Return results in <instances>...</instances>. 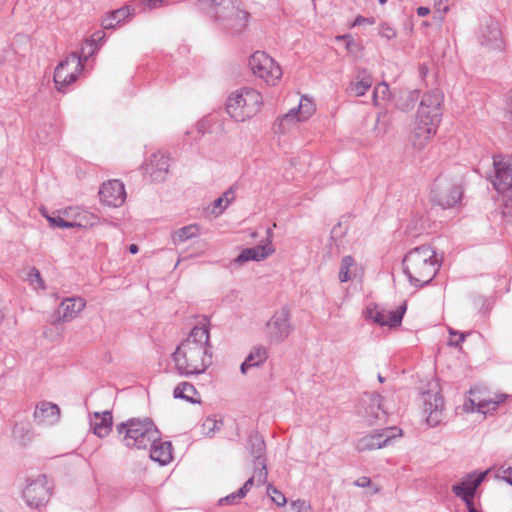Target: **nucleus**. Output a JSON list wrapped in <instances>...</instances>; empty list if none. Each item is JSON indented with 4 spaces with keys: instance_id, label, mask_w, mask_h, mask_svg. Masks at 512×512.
<instances>
[{
    "instance_id": "nucleus-50",
    "label": "nucleus",
    "mask_w": 512,
    "mask_h": 512,
    "mask_svg": "<svg viewBox=\"0 0 512 512\" xmlns=\"http://www.w3.org/2000/svg\"><path fill=\"white\" fill-rule=\"evenodd\" d=\"M116 21L111 18V15L108 14L105 19L102 21V26L104 29H113L116 27Z\"/></svg>"
},
{
    "instance_id": "nucleus-36",
    "label": "nucleus",
    "mask_w": 512,
    "mask_h": 512,
    "mask_svg": "<svg viewBox=\"0 0 512 512\" xmlns=\"http://www.w3.org/2000/svg\"><path fill=\"white\" fill-rule=\"evenodd\" d=\"M355 268V260L352 256H344L340 263L339 280L342 283L348 282L352 279V269Z\"/></svg>"
},
{
    "instance_id": "nucleus-20",
    "label": "nucleus",
    "mask_w": 512,
    "mask_h": 512,
    "mask_svg": "<svg viewBox=\"0 0 512 512\" xmlns=\"http://www.w3.org/2000/svg\"><path fill=\"white\" fill-rule=\"evenodd\" d=\"M100 200L107 206L119 207L126 198L125 188L119 180H110L103 183L99 190Z\"/></svg>"
},
{
    "instance_id": "nucleus-22",
    "label": "nucleus",
    "mask_w": 512,
    "mask_h": 512,
    "mask_svg": "<svg viewBox=\"0 0 512 512\" xmlns=\"http://www.w3.org/2000/svg\"><path fill=\"white\" fill-rule=\"evenodd\" d=\"M60 418V408L51 402H42L34 411V420L39 425H53Z\"/></svg>"
},
{
    "instance_id": "nucleus-28",
    "label": "nucleus",
    "mask_w": 512,
    "mask_h": 512,
    "mask_svg": "<svg viewBox=\"0 0 512 512\" xmlns=\"http://www.w3.org/2000/svg\"><path fill=\"white\" fill-rule=\"evenodd\" d=\"M268 357L267 349L263 346L255 347L241 364L240 369L243 374L251 367L261 365Z\"/></svg>"
},
{
    "instance_id": "nucleus-60",
    "label": "nucleus",
    "mask_w": 512,
    "mask_h": 512,
    "mask_svg": "<svg viewBox=\"0 0 512 512\" xmlns=\"http://www.w3.org/2000/svg\"><path fill=\"white\" fill-rule=\"evenodd\" d=\"M128 249L131 254H136L139 251V248L136 244H131Z\"/></svg>"
},
{
    "instance_id": "nucleus-4",
    "label": "nucleus",
    "mask_w": 512,
    "mask_h": 512,
    "mask_svg": "<svg viewBox=\"0 0 512 512\" xmlns=\"http://www.w3.org/2000/svg\"><path fill=\"white\" fill-rule=\"evenodd\" d=\"M121 441L128 448L147 449L160 440V432L150 418H131L116 426Z\"/></svg>"
},
{
    "instance_id": "nucleus-16",
    "label": "nucleus",
    "mask_w": 512,
    "mask_h": 512,
    "mask_svg": "<svg viewBox=\"0 0 512 512\" xmlns=\"http://www.w3.org/2000/svg\"><path fill=\"white\" fill-rule=\"evenodd\" d=\"M395 431H398L399 436L401 435V430L396 427H387L365 435L357 440L356 449L359 452H364L387 446L396 437Z\"/></svg>"
},
{
    "instance_id": "nucleus-33",
    "label": "nucleus",
    "mask_w": 512,
    "mask_h": 512,
    "mask_svg": "<svg viewBox=\"0 0 512 512\" xmlns=\"http://www.w3.org/2000/svg\"><path fill=\"white\" fill-rule=\"evenodd\" d=\"M199 235V226L191 224L176 230L172 235V241L175 245L183 243Z\"/></svg>"
},
{
    "instance_id": "nucleus-38",
    "label": "nucleus",
    "mask_w": 512,
    "mask_h": 512,
    "mask_svg": "<svg viewBox=\"0 0 512 512\" xmlns=\"http://www.w3.org/2000/svg\"><path fill=\"white\" fill-rule=\"evenodd\" d=\"M268 471L266 461H258L255 463L253 478L258 485H262L267 481Z\"/></svg>"
},
{
    "instance_id": "nucleus-42",
    "label": "nucleus",
    "mask_w": 512,
    "mask_h": 512,
    "mask_svg": "<svg viewBox=\"0 0 512 512\" xmlns=\"http://www.w3.org/2000/svg\"><path fill=\"white\" fill-rule=\"evenodd\" d=\"M27 277L31 285L37 284L39 288H45L44 280L42 279L40 271L37 268H30Z\"/></svg>"
},
{
    "instance_id": "nucleus-18",
    "label": "nucleus",
    "mask_w": 512,
    "mask_h": 512,
    "mask_svg": "<svg viewBox=\"0 0 512 512\" xmlns=\"http://www.w3.org/2000/svg\"><path fill=\"white\" fill-rule=\"evenodd\" d=\"M86 306V301L81 297H71L64 299L55 315L52 316L50 323L56 325L60 322H68L74 319Z\"/></svg>"
},
{
    "instance_id": "nucleus-29",
    "label": "nucleus",
    "mask_w": 512,
    "mask_h": 512,
    "mask_svg": "<svg viewBox=\"0 0 512 512\" xmlns=\"http://www.w3.org/2000/svg\"><path fill=\"white\" fill-rule=\"evenodd\" d=\"M420 96L419 90H402L399 92L395 104L401 111H409L415 107Z\"/></svg>"
},
{
    "instance_id": "nucleus-2",
    "label": "nucleus",
    "mask_w": 512,
    "mask_h": 512,
    "mask_svg": "<svg viewBox=\"0 0 512 512\" xmlns=\"http://www.w3.org/2000/svg\"><path fill=\"white\" fill-rule=\"evenodd\" d=\"M444 95L438 88L425 93L417 111L411 141L415 148L422 149L435 134L443 113Z\"/></svg>"
},
{
    "instance_id": "nucleus-44",
    "label": "nucleus",
    "mask_w": 512,
    "mask_h": 512,
    "mask_svg": "<svg viewBox=\"0 0 512 512\" xmlns=\"http://www.w3.org/2000/svg\"><path fill=\"white\" fill-rule=\"evenodd\" d=\"M310 510L311 506L305 500L298 499L290 505V512H309Z\"/></svg>"
},
{
    "instance_id": "nucleus-23",
    "label": "nucleus",
    "mask_w": 512,
    "mask_h": 512,
    "mask_svg": "<svg viewBox=\"0 0 512 512\" xmlns=\"http://www.w3.org/2000/svg\"><path fill=\"white\" fill-rule=\"evenodd\" d=\"M90 425L93 433L99 438L109 435L112 430L113 417L110 411L94 412L91 417Z\"/></svg>"
},
{
    "instance_id": "nucleus-30",
    "label": "nucleus",
    "mask_w": 512,
    "mask_h": 512,
    "mask_svg": "<svg viewBox=\"0 0 512 512\" xmlns=\"http://www.w3.org/2000/svg\"><path fill=\"white\" fill-rule=\"evenodd\" d=\"M248 445L250 454L254 457V463L258 461H266L265 451L266 444L264 439L258 434L254 433L249 436Z\"/></svg>"
},
{
    "instance_id": "nucleus-21",
    "label": "nucleus",
    "mask_w": 512,
    "mask_h": 512,
    "mask_svg": "<svg viewBox=\"0 0 512 512\" xmlns=\"http://www.w3.org/2000/svg\"><path fill=\"white\" fill-rule=\"evenodd\" d=\"M424 412L428 414L427 423L436 426L442 421L444 399L439 392L427 391L423 394Z\"/></svg>"
},
{
    "instance_id": "nucleus-8",
    "label": "nucleus",
    "mask_w": 512,
    "mask_h": 512,
    "mask_svg": "<svg viewBox=\"0 0 512 512\" xmlns=\"http://www.w3.org/2000/svg\"><path fill=\"white\" fill-rule=\"evenodd\" d=\"M249 67L255 76L270 85H274L282 76L281 67L263 51H256L250 56Z\"/></svg>"
},
{
    "instance_id": "nucleus-6",
    "label": "nucleus",
    "mask_w": 512,
    "mask_h": 512,
    "mask_svg": "<svg viewBox=\"0 0 512 512\" xmlns=\"http://www.w3.org/2000/svg\"><path fill=\"white\" fill-rule=\"evenodd\" d=\"M494 177L492 185L502 197L505 208L512 209V156L495 155L493 157Z\"/></svg>"
},
{
    "instance_id": "nucleus-46",
    "label": "nucleus",
    "mask_w": 512,
    "mask_h": 512,
    "mask_svg": "<svg viewBox=\"0 0 512 512\" xmlns=\"http://www.w3.org/2000/svg\"><path fill=\"white\" fill-rule=\"evenodd\" d=\"M243 498H244V496H240V495L238 496V491H237V492L231 493L230 495H228L224 498H221L219 500V505L235 504Z\"/></svg>"
},
{
    "instance_id": "nucleus-59",
    "label": "nucleus",
    "mask_w": 512,
    "mask_h": 512,
    "mask_svg": "<svg viewBox=\"0 0 512 512\" xmlns=\"http://www.w3.org/2000/svg\"><path fill=\"white\" fill-rule=\"evenodd\" d=\"M162 0H147V5L150 8H157L161 5Z\"/></svg>"
},
{
    "instance_id": "nucleus-35",
    "label": "nucleus",
    "mask_w": 512,
    "mask_h": 512,
    "mask_svg": "<svg viewBox=\"0 0 512 512\" xmlns=\"http://www.w3.org/2000/svg\"><path fill=\"white\" fill-rule=\"evenodd\" d=\"M235 199V190L234 187L231 186L227 191L223 193L222 196L217 198L213 203L212 212L216 215L221 214L225 208Z\"/></svg>"
},
{
    "instance_id": "nucleus-43",
    "label": "nucleus",
    "mask_w": 512,
    "mask_h": 512,
    "mask_svg": "<svg viewBox=\"0 0 512 512\" xmlns=\"http://www.w3.org/2000/svg\"><path fill=\"white\" fill-rule=\"evenodd\" d=\"M201 3L209 4L215 8V18L217 19V12L222 11L224 6H232L233 0H199Z\"/></svg>"
},
{
    "instance_id": "nucleus-47",
    "label": "nucleus",
    "mask_w": 512,
    "mask_h": 512,
    "mask_svg": "<svg viewBox=\"0 0 512 512\" xmlns=\"http://www.w3.org/2000/svg\"><path fill=\"white\" fill-rule=\"evenodd\" d=\"M449 332H450V335H452V336L458 335L457 340H453V339L450 340V345L454 346V347H460L461 343L465 340L466 336L468 335L466 333H458L456 331H453L452 329H450Z\"/></svg>"
},
{
    "instance_id": "nucleus-3",
    "label": "nucleus",
    "mask_w": 512,
    "mask_h": 512,
    "mask_svg": "<svg viewBox=\"0 0 512 512\" xmlns=\"http://www.w3.org/2000/svg\"><path fill=\"white\" fill-rule=\"evenodd\" d=\"M402 265L410 284L416 288L428 285L440 267L436 252L429 245H421L410 250L403 258Z\"/></svg>"
},
{
    "instance_id": "nucleus-26",
    "label": "nucleus",
    "mask_w": 512,
    "mask_h": 512,
    "mask_svg": "<svg viewBox=\"0 0 512 512\" xmlns=\"http://www.w3.org/2000/svg\"><path fill=\"white\" fill-rule=\"evenodd\" d=\"M150 448V458L160 463L161 465H166L172 460V444L169 441L161 442V439L155 444L149 446Z\"/></svg>"
},
{
    "instance_id": "nucleus-10",
    "label": "nucleus",
    "mask_w": 512,
    "mask_h": 512,
    "mask_svg": "<svg viewBox=\"0 0 512 512\" xmlns=\"http://www.w3.org/2000/svg\"><path fill=\"white\" fill-rule=\"evenodd\" d=\"M83 63L82 57L77 52H72L57 65L53 80L59 91L63 92L69 84L76 81L77 73L83 69Z\"/></svg>"
},
{
    "instance_id": "nucleus-24",
    "label": "nucleus",
    "mask_w": 512,
    "mask_h": 512,
    "mask_svg": "<svg viewBox=\"0 0 512 512\" xmlns=\"http://www.w3.org/2000/svg\"><path fill=\"white\" fill-rule=\"evenodd\" d=\"M274 252V248L269 244H259L254 247L245 248L241 251V253L237 256L236 262L239 264H243L247 261H262L266 259L269 255Z\"/></svg>"
},
{
    "instance_id": "nucleus-25",
    "label": "nucleus",
    "mask_w": 512,
    "mask_h": 512,
    "mask_svg": "<svg viewBox=\"0 0 512 512\" xmlns=\"http://www.w3.org/2000/svg\"><path fill=\"white\" fill-rule=\"evenodd\" d=\"M314 110V104L309 99L304 97L300 100L297 109H291L280 119L279 125L283 126L285 123L293 120H296V122L305 121L312 115Z\"/></svg>"
},
{
    "instance_id": "nucleus-55",
    "label": "nucleus",
    "mask_w": 512,
    "mask_h": 512,
    "mask_svg": "<svg viewBox=\"0 0 512 512\" xmlns=\"http://www.w3.org/2000/svg\"><path fill=\"white\" fill-rule=\"evenodd\" d=\"M416 12L418 16L424 17L430 13V9L428 7L420 6L417 8Z\"/></svg>"
},
{
    "instance_id": "nucleus-48",
    "label": "nucleus",
    "mask_w": 512,
    "mask_h": 512,
    "mask_svg": "<svg viewBox=\"0 0 512 512\" xmlns=\"http://www.w3.org/2000/svg\"><path fill=\"white\" fill-rule=\"evenodd\" d=\"M254 478L253 477H250L245 483L244 485L238 490V496H246V494L248 493V491L251 489V487L254 485Z\"/></svg>"
},
{
    "instance_id": "nucleus-64",
    "label": "nucleus",
    "mask_w": 512,
    "mask_h": 512,
    "mask_svg": "<svg viewBox=\"0 0 512 512\" xmlns=\"http://www.w3.org/2000/svg\"><path fill=\"white\" fill-rule=\"evenodd\" d=\"M386 2H387V0H379V3H380L381 5L385 4Z\"/></svg>"
},
{
    "instance_id": "nucleus-57",
    "label": "nucleus",
    "mask_w": 512,
    "mask_h": 512,
    "mask_svg": "<svg viewBox=\"0 0 512 512\" xmlns=\"http://www.w3.org/2000/svg\"><path fill=\"white\" fill-rule=\"evenodd\" d=\"M507 108H508L509 114L512 117V90L508 93V96H507Z\"/></svg>"
},
{
    "instance_id": "nucleus-61",
    "label": "nucleus",
    "mask_w": 512,
    "mask_h": 512,
    "mask_svg": "<svg viewBox=\"0 0 512 512\" xmlns=\"http://www.w3.org/2000/svg\"><path fill=\"white\" fill-rule=\"evenodd\" d=\"M419 71L422 76H425L428 73V68L423 64L419 67Z\"/></svg>"
},
{
    "instance_id": "nucleus-1",
    "label": "nucleus",
    "mask_w": 512,
    "mask_h": 512,
    "mask_svg": "<svg viewBox=\"0 0 512 512\" xmlns=\"http://www.w3.org/2000/svg\"><path fill=\"white\" fill-rule=\"evenodd\" d=\"M212 346L207 326H195L188 337L172 354L173 361L181 375L204 373L212 364Z\"/></svg>"
},
{
    "instance_id": "nucleus-39",
    "label": "nucleus",
    "mask_w": 512,
    "mask_h": 512,
    "mask_svg": "<svg viewBox=\"0 0 512 512\" xmlns=\"http://www.w3.org/2000/svg\"><path fill=\"white\" fill-rule=\"evenodd\" d=\"M111 18L116 21V24H120L126 18L134 14V9L129 6H123L109 13Z\"/></svg>"
},
{
    "instance_id": "nucleus-37",
    "label": "nucleus",
    "mask_w": 512,
    "mask_h": 512,
    "mask_svg": "<svg viewBox=\"0 0 512 512\" xmlns=\"http://www.w3.org/2000/svg\"><path fill=\"white\" fill-rule=\"evenodd\" d=\"M42 215L47 219L51 227H58L62 229L66 228H74L80 227L81 225L75 221H66L60 215L59 212H53L51 215L47 214L45 211L42 212Z\"/></svg>"
},
{
    "instance_id": "nucleus-54",
    "label": "nucleus",
    "mask_w": 512,
    "mask_h": 512,
    "mask_svg": "<svg viewBox=\"0 0 512 512\" xmlns=\"http://www.w3.org/2000/svg\"><path fill=\"white\" fill-rule=\"evenodd\" d=\"M502 478L512 486V467L507 468L503 471Z\"/></svg>"
},
{
    "instance_id": "nucleus-62",
    "label": "nucleus",
    "mask_w": 512,
    "mask_h": 512,
    "mask_svg": "<svg viewBox=\"0 0 512 512\" xmlns=\"http://www.w3.org/2000/svg\"><path fill=\"white\" fill-rule=\"evenodd\" d=\"M379 382L383 383L385 381V378L381 376V374L378 375Z\"/></svg>"
},
{
    "instance_id": "nucleus-9",
    "label": "nucleus",
    "mask_w": 512,
    "mask_h": 512,
    "mask_svg": "<svg viewBox=\"0 0 512 512\" xmlns=\"http://www.w3.org/2000/svg\"><path fill=\"white\" fill-rule=\"evenodd\" d=\"M487 473L488 471L468 473L460 483L452 486V492L456 497L464 501L468 512H479L475 507L474 498L478 487L485 480Z\"/></svg>"
},
{
    "instance_id": "nucleus-58",
    "label": "nucleus",
    "mask_w": 512,
    "mask_h": 512,
    "mask_svg": "<svg viewBox=\"0 0 512 512\" xmlns=\"http://www.w3.org/2000/svg\"><path fill=\"white\" fill-rule=\"evenodd\" d=\"M273 231L271 228H267L266 230V243L272 245Z\"/></svg>"
},
{
    "instance_id": "nucleus-49",
    "label": "nucleus",
    "mask_w": 512,
    "mask_h": 512,
    "mask_svg": "<svg viewBox=\"0 0 512 512\" xmlns=\"http://www.w3.org/2000/svg\"><path fill=\"white\" fill-rule=\"evenodd\" d=\"M375 23V19L373 17L371 18H367V17H364V16H357L353 25L354 26H360V25H363V24H369V25H372Z\"/></svg>"
},
{
    "instance_id": "nucleus-63",
    "label": "nucleus",
    "mask_w": 512,
    "mask_h": 512,
    "mask_svg": "<svg viewBox=\"0 0 512 512\" xmlns=\"http://www.w3.org/2000/svg\"><path fill=\"white\" fill-rule=\"evenodd\" d=\"M352 45H353V42H352V41H348V42H347V49H349V50H350V49H351V47H352Z\"/></svg>"
},
{
    "instance_id": "nucleus-17",
    "label": "nucleus",
    "mask_w": 512,
    "mask_h": 512,
    "mask_svg": "<svg viewBox=\"0 0 512 512\" xmlns=\"http://www.w3.org/2000/svg\"><path fill=\"white\" fill-rule=\"evenodd\" d=\"M479 41L488 50L502 51L504 49V40L499 23L488 19L481 27Z\"/></svg>"
},
{
    "instance_id": "nucleus-32",
    "label": "nucleus",
    "mask_w": 512,
    "mask_h": 512,
    "mask_svg": "<svg viewBox=\"0 0 512 512\" xmlns=\"http://www.w3.org/2000/svg\"><path fill=\"white\" fill-rule=\"evenodd\" d=\"M104 37L105 33L103 31H96L91 35L89 39L85 40L81 49V53H78L84 62H86L88 58L95 53L97 50V43L101 42Z\"/></svg>"
},
{
    "instance_id": "nucleus-53",
    "label": "nucleus",
    "mask_w": 512,
    "mask_h": 512,
    "mask_svg": "<svg viewBox=\"0 0 512 512\" xmlns=\"http://www.w3.org/2000/svg\"><path fill=\"white\" fill-rule=\"evenodd\" d=\"M374 130L377 131V135H384L386 133V126L380 124V117L377 118Z\"/></svg>"
},
{
    "instance_id": "nucleus-13",
    "label": "nucleus",
    "mask_w": 512,
    "mask_h": 512,
    "mask_svg": "<svg viewBox=\"0 0 512 512\" xmlns=\"http://www.w3.org/2000/svg\"><path fill=\"white\" fill-rule=\"evenodd\" d=\"M50 495L51 487L44 474L38 475L35 479H27V485L22 493L26 504L31 508H40L46 505Z\"/></svg>"
},
{
    "instance_id": "nucleus-11",
    "label": "nucleus",
    "mask_w": 512,
    "mask_h": 512,
    "mask_svg": "<svg viewBox=\"0 0 512 512\" xmlns=\"http://www.w3.org/2000/svg\"><path fill=\"white\" fill-rule=\"evenodd\" d=\"M383 397L376 392H365L358 404L357 413L369 424L387 418V411L383 405Z\"/></svg>"
},
{
    "instance_id": "nucleus-12",
    "label": "nucleus",
    "mask_w": 512,
    "mask_h": 512,
    "mask_svg": "<svg viewBox=\"0 0 512 512\" xmlns=\"http://www.w3.org/2000/svg\"><path fill=\"white\" fill-rule=\"evenodd\" d=\"M267 336L271 343H281L293 331L291 323V311L288 306H283L276 311L271 319L267 322Z\"/></svg>"
},
{
    "instance_id": "nucleus-41",
    "label": "nucleus",
    "mask_w": 512,
    "mask_h": 512,
    "mask_svg": "<svg viewBox=\"0 0 512 512\" xmlns=\"http://www.w3.org/2000/svg\"><path fill=\"white\" fill-rule=\"evenodd\" d=\"M267 494L277 506H283L287 502L285 495L271 484L267 486Z\"/></svg>"
},
{
    "instance_id": "nucleus-52",
    "label": "nucleus",
    "mask_w": 512,
    "mask_h": 512,
    "mask_svg": "<svg viewBox=\"0 0 512 512\" xmlns=\"http://www.w3.org/2000/svg\"><path fill=\"white\" fill-rule=\"evenodd\" d=\"M370 484H371V480H370V478L365 477V476L358 478V479L354 482V485H355V486L362 487V488L367 487V486H369Z\"/></svg>"
},
{
    "instance_id": "nucleus-45",
    "label": "nucleus",
    "mask_w": 512,
    "mask_h": 512,
    "mask_svg": "<svg viewBox=\"0 0 512 512\" xmlns=\"http://www.w3.org/2000/svg\"><path fill=\"white\" fill-rule=\"evenodd\" d=\"M379 34L388 40L395 38L397 35L396 31L392 27H390L387 23L381 24Z\"/></svg>"
},
{
    "instance_id": "nucleus-31",
    "label": "nucleus",
    "mask_w": 512,
    "mask_h": 512,
    "mask_svg": "<svg viewBox=\"0 0 512 512\" xmlns=\"http://www.w3.org/2000/svg\"><path fill=\"white\" fill-rule=\"evenodd\" d=\"M506 397L507 395L501 394L487 399L471 398L469 401L479 412L486 413L489 410H495L500 403L505 401Z\"/></svg>"
},
{
    "instance_id": "nucleus-15",
    "label": "nucleus",
    "mask_w": 512,
    "mask_h": 512,
    "mask_svg": "<svg viewBox=\"0 0 512 512\" xmlns=\"http://www.w3.org/2000/svg\"><path fill=\"white\" fill-rule=\"evenodd\" d=\"M250 14L247 11L235 6H224L222 11L217 12V21L222 27L232 34L241 33L248 23Z\"/></svg>"
},
{
    "instance_id": "nucleus-5",
    "label": "nucleus",
    "mask_w": 512,
    "mask_h": 512,
    "mask_svg": "<svg viewBox=\"0 0 512 512\" xmlns=\"http://www.w3.org/2000/svg\"><path fill=\"white\" fill-rule=\"evenodd\" d=\"M262 104L261 94L253 88H242L228 97L226 111L237 122L253 117Z\"/></svg>"
},
{
    "instance_id": "nucleus-51",
    "label": "nucleus",
    "mask_w": 512,
    "mask_h": 512,
    "mask_svg": "<svg viewBox=\"0 0 512 512\" xmlns=\"http://www.w3.org/2000/svg\"><path fill=\"white\" fill-rule=\"evenodd\" d=\"M389 91L386 83L379 84L374 90V97H377L378 93H382V98H385L386 93Z\"/></svg>"
},
{
    "instance_id": "nucleus-27",
    "label": "nucleus",
    "mask_w": 512,
    "mask_h": 512,
    "mask_svg": "<svg viewBox=\"0 0 512 512\" xmlns=\"http://www.w3.org/2000/svg\"><path fill=\"white\" fill-rule=\"evenodd\" d=\"M371 86L372 78L367 70L363 68L358 69L355 79L350 83V90L354 92L356 96H363Z\"/></svg>"
},
{
    "instance_id": "nucleus-40",
    "label": "nucleus",
    "mask_w": 512,
    "mask_h": 512,
    "mask_svg": "<svg viewBox=\"0 0 512 512\" xmlns=\"http://www.w3.org/2000/svg\"><path fill=\"white\" fill-rule=\"evenodd\" d=\"M222 424V420L207 418L202 424L203 431L207 436L212 437Z\"/></svg>"
},
{
    "instance_id": "nucleus-19",
    "label": "nucleus",
    "mask_w": 512,
    "mask_h": 512,
    "mask_svg": "<svg viewBox=\"0 0 512 512\" xmlns=\"http://www.w3.org/2000/svg\"><path fill=\"white\" fill-rule=\"evenodd\" d=\"M145 175L154 182H163L169 171V158L161 152L153 153L143 165Z\"/></svg>"
},
{
    "instance_id": "nucleus-34",
    "label": "nucleus",
    "mask_w": 512,
    "mask_h": 512,
    "mask_svg": "<svg viewBox=\"0 0 512 512\" xmlns=\"http://www.w3.org/2000/svg\"><path fill=\"white\" fill-rule=\"evenodd\" d=\"M195 394H197L196 388L188 382L179 383L173 391L174 398L184 399L190 403L199 402L198 400L194 399L193 396Z\"/></svg>"
},
{
    "instance_id": "nucleus-7",
    "label": "nucleus",
    "mask_w": 512,
    "mask_h": 512,
    "mask_svg": "<svg viewBox=\"0 0 512 512\" xmlns=\"http://www.w3.org/2000/svg\"><path fill=\"white\" fill-rule=\"evenodd\" d=\"M462 194V188L458 183L439 176L433 183L430 197L433 203L445 209L457 204Z\"/></svg>"
},
{
    "instance_id": "nucleus-56",
    "label": "nucleus",
    "mask_w": 512,
    "mask_h": 512,
    "mask_svg": "<svg viewBox=\"0 0 512 512\" xmlns=\"http://www.w3.org/2000/svg\"><path fill=\"white\" fill-rule=\"evenodd\" d=\"M446 2L445 0H435V5L437 6L438 10H442L444 13H446L449 9V7L446 5V6H443L442 7V4Z\"/></svg>"
},
{
    "instance_id": "nucleus-14",
    "label": "nucleus",
    "mask_w": 512,
    "mask_h": 512,
    "mask_svg": "<svg viewBox=\"0 0 512 512\" xmlns=\"http://www.w3.org/2000/svg\"><path fill=\"white\" fill-rule=\"evenodd\" d=\"M407 310L406 302L402 303L397 307L396 310L386 311L380 308L376 304H371L366 307L363 315L366 320H371L375 324L380 326H388L390 328H396L401 325L403 316Z\"/></svg>"
}]
</instances>
